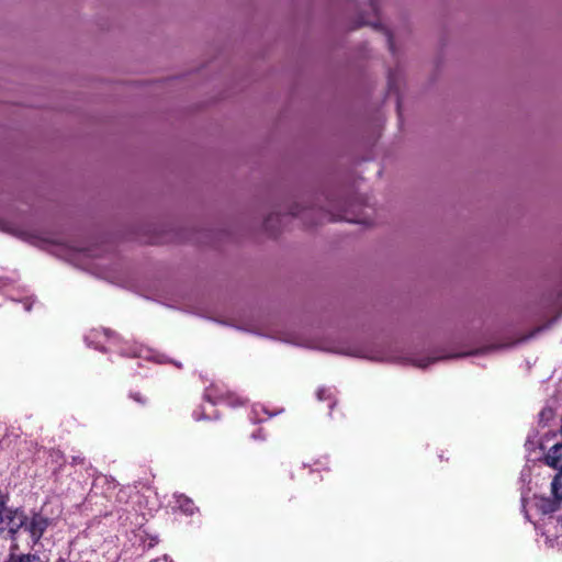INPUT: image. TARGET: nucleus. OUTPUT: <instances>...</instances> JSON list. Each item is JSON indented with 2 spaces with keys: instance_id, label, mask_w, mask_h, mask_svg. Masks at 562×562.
Wrapping results in <instances>:
<instances>
[{
  "instance_id": "obj_14",
  "label": "nucleus",
  "mask_w": 562,
  "mask_h": 562,
  "mask_svg": "<svg viewBox=\"0 0 562 562\" xmlns=\"http://www.w3.org/2000/svg\"><path fill=\"white\" fill-rule=\"evenodd\" d=\"M254 437H255V438H257V437H259V438H263V436L261 435V430H258V435H255V434H254Z\"/></svg>"
},
{
  "instance_id": "obj_1",
  "label": "nucleus",
  "mask_w": 562,
  "mask_h": 562,
  "mask_svg": "<svg viewBox=\"0 0 562 562\" xmlns=\"http://www.w3.org/2000/svg\"><path fill=\"white\" fill-rule=\"evenodd\" d=\"M562 501V494H550L544 496L542 494H532L521 498L522 509L526 517L529 519V512L535 510L538 514L547 515L557 512Z\"/></svg>"
},
{
  "instance_id": "obj_10",
  "label": "nucleus",
  "mask_w": 562,
  "mask_h": 562,
  "mask_svg": "<svg viewBox=\"0 0 562 562\" xmlns=\"http://www.w3.org/2000/svg\"><path fill=\"white\" fill-rule=\"evenodd\" d=\"M387 42H389V46H390V49L393 50L394 49V45H393V37L391 34H389V37H387Z\"/></svg>"
},
{
  "instance_id": "obj_9",
  "label": "nucleus",
  "mask_w": 562,
  "mask_h": 562,
  "mask_svg": "<svg viewBox=\"0 0 562 562\" xmlns=\"http://www.w3.org/2000/svg\"><path fill=\"white\" fill-rule=\"evenodd\" d=\"M274 220V216L271 214L268 218H266L265 221V227L266 229H270L271 228V223L272 221Z\"/></svg>"
},
{
  "instance_id": "obj_3",
  "label": "nucleus",
  "mask_w": 562,
  "mask_h": 562,
  "mask_svg": "<svg viewBox=\"0 0 562 562\" xmlns=\"http://www.w3.org/2000/svg\"><path fill=\"white\" fill-rule=\"evenodd\" d=\"M544 460L549 467L559 470L551 483V492H562V443L554 445Z\"/></svg>"
},
{
  "instance_id": "obj_13",
  "label": "nucleus",
  "mask_w": 562,
  "mask_h": 562,
  "mask_svg": "<svg viewBox=\"0 0 562 562\" xmlns=\"http://www.w3.org/2000/svg\"><path fill=\"white\" fill-rule=\"evenodd\" d=\"M24 305H25V310H26V311H30V310H31V306H32V304H31V303H27V302H26Z\"/></svg>"
},
{
  "instance_id": "obj_16",
  "label": "nucleus",
  "mask_w": 562,
  "mask_h": 562,
  "mask_svg": "<svg viewBox=\"0 0 562 562\" xmlns=\"http://www.w3.org/2000/svg\"><path fill=\"white\" fill-rule=\"evenodd\" d=\"M291 214L294 215V216L299 215V213L296 211H294V210L291 211Z\"/></svg>"
},
{
  "instance_id": "obj_8",
  "label": "nucleus",
  "mask_w": 562,
  "mask_h": 562,
  "mask_svg": "<svg viewBox=\"0 0 562 562\" xmlns=\"http://www.w3.org/2000/svg\"><path fill=\"white\" fill-rule=\"evenodd\" d=\"M109 482L106 476H99L93 482V487H99L101 483ZM108 488H115V486H111L110 483H108Z\"/></svg>"
},
{
  "instance_id": "obj_12",
  "label": "nucleus",
  "mask_w": 562,
  "mask_h": 562,
  "mask_svg": "<svg viewBox=\"0 0 562 562\" xmlns=\"http://www.w3.org/2000/svg\"><path fill=\"white\" fill-rule=\"evenodd\" d=\"M542 329H543V327H538V328H536V330L530 335V337H531V336H533L536 333L541 331Z\"/></svg>"
},
{
  "instance_id": "obj_7",
  "label": "nucleus",
  "mask_w": 562,
  "mask_h": 562,
  "mask_svg": "<svg viewBox=\"0 0 562 562\" xmlns=\"http://www.w3.org/2000/svg\"><path fill=\"white\" fill-rule=\"evenodd\" d=\"M130 397L134 402H136V403H138L140 405H146L147 404V398L140 392H137V391L136 392H131L130 393Z\"/></svg>"
},
{
  "instance_id": "obj_6",
  "label": "nucleus",
  "mask_w": 562,
  "mask_h": 562,
  "mask_svg": "<svg viewBox=\"0 0 562 562\" xmlns=\"http://www.w3.org/2000/svg\"><path fill=\"white\" fill-rule=\"evenodd\" d=\"M4 562H43L42 559L32 553H10Z\"/></svg>"
},
{
  "instance_id": "obj_5",
  "label": "nucleus",
  "mask_w": 562,
  "mask_h": 562,
  "mask_svg": "<svg viewBox=\"0 0 562 562\" xmlns=\"http://www.w3.org/2000/svg\"><path fill=\"white\" fill-rule=\"evenodd\" d=\"M172 499L168 501V506L173 513H183L192 515L196 507L194 503L186 494H171Z\"/></svg>"
},
{
  "instance_id": "obj_4",
  "label": "nucleus",
  "mask_w": 562,
  "mask_h": 562,
  "mask_svg": "<svg viewBox=\"0 0 562 562\" xmlns=\"http://www.w3.org/2000/svg\"><path fill=\"white\" fill-rule=\"evenodd\" d=\"M49 525V519L40 513H33L31 517L26 516L25 531H27L34 542L38 541Z\"/></svg>"
},
{
  "instance_id": "obj_15",
  "label": "nucleus",
  "mask_w": 562,
  "mask_h": 562,
  "mask_svg": "<svg viewBox=\"0 0 562 562\" xmlns=\"http://www.w3.org/2000/svg\"><path fill=\"white\" fill-rule=\"evenodd\" d=\"M236 404H238V405H243V404H244V401H243L241 398H237V400H236Z\"/></svg>"
},
{
  "instance_id": "obj_2",
  "label": "nucleus",
  "mask_w": 562,
  "mask_h": 562,
  "mask_svg": "<svg viewBox=\"0 0 562 562\" xmlns=\"http://www.w3.org/2000/svg\"><path fill=\"white\" fill-rule=\"evenodd\" d=\"M26 524V516L20 509L7 508L5 513L1 517L0 531H8L11 538H14L15 533L24 528Z\"/></svg>"
},
{
  "instance_id": "obj_11",
  "label": "nucleus",
  "mask_w": 562,
  "mask_h": 562,
  "mask_svg": "<svg viewBox=\"0 0 562 562\" xmlns=\"http://www.w3.org/2000/svg\"><path fill=\"white\" fill-rule=\"evenodd\" d=\"M85 459L83 458H80V457H74L72 458V462L74 463H83Z\"/></svg>"
},
{
  "instance_id": "obj_17",
  "label": "nucleus",
  "mask_w": 562,
  "mask_h": 562,
  "mask_svg": "<svg viewBox=\"0 0 562 562\" xmlns=\"http://www.w3.org/2000/svg\"><path fill=\"white\" fill-rule=\"evenodd\" d=\"M105 334L109 336L111 334V331L109 329H106Z\"/></svg>"
}]
</instances>
